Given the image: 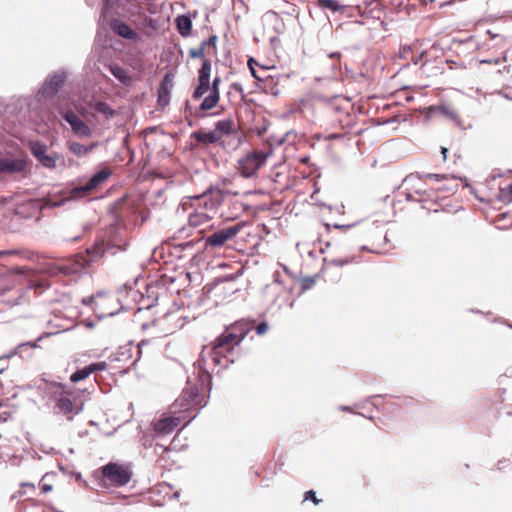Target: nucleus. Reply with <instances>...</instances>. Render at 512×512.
<instances>
[{"label": "nucleus", "instance_id": "1", "mask_svg": "<svg viewBox=\"0 0 512 512\" xmlns=\"http://www.w3.org/2000/svg\"><path fill=\"white\" fill-rule=\"evenodd\" d=\"M206 352H201L200 358L194 363L192 374L188 376L186 387L179 398L173 403L175 416L163 415L153 423L157 434L172 433L182 422L187 425L196 417L200 408L207 404L211 390L212 376L206 369Z\"/></svg>", "mask_w": 512, "mask_h": 512}, {"label": "nucleus", "instance_id": "2", "mask_svg": "<svg viewBox=\"0 0 512 512\" xmlns=\"http://www.w3.org/2000/svg\"><path fill=\"white\" fill-rule=\"evenodd\" d=\"M351 110L352 105L344 98H335L327 104L326 115L329 124L333 128H340L341 132L328 133L325 137L326 139H339L348 134V129L352 128L355 124V118Z\"/></svg>", "mask_w": 512, "mask_h": 512}, {"label": "nucleus", "instance_id": "3", "mask_svg": "<svg viewBox=\"0 0 512 512\" xmlns=\"http://www.w3.org/2000/svg\"><path fill=\"white\" fill-rule=\"evenodd\" d=\"M104 253L103 242L96 243L91 249L87 250V254H76L71 258L63 260L56 264H49L46 272L49 276H72L82 272L90 263L92 257L102 256Z\"/></svg>", "mask_w": 512, "mask_h": 512}, {"label": "nucleus", "instance_id": "4", "mask_svg": "<svg viewBox=\"0 0 512 512\" xmlns=\"http://www.w3.org/2000/svg\"><path fill=\"white\" fill-rule=\"evenodd\" d=\"M221 192H208L196 199L199 201L197 208L188 217L190 227L198 228L203 231L206 227H210V222L216 214V210L221 203Z\"/></svg>", "mask_w": 512, "mask_h": 512}, {"label": "nucleus", "instance_id": "5", "mask_svg": "<svg viewBox=\"0 0 512 512\" xmlns=\"http://www.w3.org/2000/svg\"><path fill=\"white\" fill-rule=\"evenodd\" d=\"M90 303V306H86V308L94 309L95 318L98 320L112 317L122 309V305L115 295L104 292L90 296Z\"/></svg>", "mask_w": 512, "mask_h": 512}, {"label": "nucleus", "instance_id": "6", "mask_svg": "<svg viewBox=\"0 0 512 512\" xmlns=\"http://www.w3.org/2000/svg\"><path fill=\"white\" fill-rule=\"evenodd\" d=\"M270 153L263 150H251L237 160L236 169L244 178H250L257 174L266 163Z\"/></svg>", "mask_w": 512, "mask_h": 512}, {"label": "nucleus", "instance_id": "7", "mask_svg": "<svg viewBox=\"0 0 512 512\" xmlns=\"http://www.w3.org/2000/svg\"><path fill=\"white\" fill-rule=\"evenodd\" d=\"M105 485L121 487L128 484L132 478V471L128 465L110 462L101 468Z\"/></svg>", "mask_w": 512, "mask_h": 512}, {"label": "nucleus", "instance_id": "8", "mask_svg": "<svg viewBox=\"0 0 512 512\" xmlns=\"http://www.w3.org/2000/svg\"><path fill=\"white\" fill-rule=\"evenodd\" d=\"M250 322H234L226 331L216 339L215 345L229 352L235 345H237L248 333Z\"/></svg>", "mask_w": 512, "mask_h": 512}, {"label": "nucleus", "instance_id": "9", "mask_svg": "<svg viewBox=\"0 0 512 512\" xmlns=\"http://www.w3.org/2000/svg\"><path fill=\"white\" fill-rule=\"evenodd\" d=\"M428 53L426 51L418 53L415 51V47L410 45L401 46L399 51L393 57V60L396 62L397 60H402L404 63L403 66L409 65L411 62L414 64L421 63L420 70L421 73L426 75L427 77L431 76L433 73L429 70L428 66Z\"/></svg>", "mask_w": 512, "mask_h": 512}, {"label": "nucleus", "instance_id": "10", "mask_svg": "<svg viewBox=\"0 0 512 512\" xmlns=\"http://www.w3.org/2000/svg\"><path fill=\"white\" fill-rule=\"evenodd\" d=\"M211 71H212L211 60L203 61L202 66L198 71V85L192 94V98L194 100L201 99L210 89Z\"/></svg>", "mask_w": 512, "mask_h": 512}, {"label": "nucleus", "instance_id": "11", "mask_svg": "<svg viewBox=\"0 0 512 512\" xmlns=\"http://www.w3.org/2000/svg\"><path fill=\"white\" fill-rule=\"evenodd\" d=\"M240 227L238 225L231 226L208 236L205 240L206 247L221 248L227 241L232 240L239 233Z\"/></svg>", "mask_w": 512, "mask_h": 512}, {"label": "nucleus", "instance_id": "12", "mask_svg": "<svg viewBox=\"0 0 512 512\" xmlns=\"http://www.w3.org/2000/svg\"><path fill=\"white\" fill-rule=\"evenodd\" d=\"M217 42L218 37L216 35H211L208 39L202 41L198 48L190 49L188 55L192 59H202V62L209 60L207 58L208 56L217 55Z\"/></svg>", "mask_w": 512, "mask_h": 512}, {"label": "nucleus", "instance_id": "13", "mask_svg": "<svg viewBox=\"0 0 512 512\" xmlns=\"http://www.w3.org/2000/svg\"><path fill=\"white\" fill-rule=\"evenodd\" d=\"M57 387L60 392H55L56 395V407L65 415H74L79 413V409L71 399L73 392L65 389L64 385L58 384Z\"/></svg>", "mask_w": 512, "mask_h": 512}, {"label": "nucleus", "instance_id": "14", "mask_svg": "<svg viewBox=\"0 0 512 512\" xmlns=\"http://www.w3.org/2000/svg\"><path fill=\"white\" fill-rule=\"evenodd\" d=\"M366 240L371 244L370 248L363 246V250H369L370 252H376L386 243V234L378 226H371L367 228V224L361 225Z\"/></svg>", "mask_w": 512, "mask_h": 512}, {"label": "nucleus", "instance_id": "15", "mask_svg": "<svg viewBox=\"0 0 512 512\" xmlns=\"http://www.w3.org/2000/svg\"><path fill=\"white\" fill-rule=\"evenodd\" d=\"M220 83L221 78L219 76H216L212 83H210V89L208 90L209 94L202 100L199 105L200 112L210 111L218 105L220 101Z\"/></svg>", "mask_w": 512, "mask_h": 512}, {"label": "nucleus", "instance_id": "16", "mask_svg": "<svg viewBox=\"0 0 512 512\" xmlns=\"http://www.w3.org/2000/svg\"><path fill=\"white\" fill-rule=\"evenodd\" d=\"M90 297L83 298L81 301L80 307H70L67 308V312L63 315V317L67 320H90L92 317H95V310L86 308V306H90Z\"/></svg>", "mask_w": 512, "mask_h": 512}, {"label": "nucleus", "instance_id": "17", "mask_svg": "<svg viewBox=\"0 0 512 512\" xmlns=\"http://www.w3.org/2000/svg\"><path fill=\"white\" fill-rule=\"evenodd\" d=\"M111 175L112 170L110 168H103L100 171L96 172L85 185L75 188L74 193L85 194L87 192H90L98 188L105 181H107Z\"/></svg>", "mask_w": 512, "mask_h": 512}, {"label": "nucleus", "instance_id": "18", "mask_svg": "<svg viewBox=\"0 0 512 512\" xmlns=\"http://www.w3.org/2000/svg\"><path fill=\"white\" fill-rule=\"evenodd\" d=\"M445 199L446 196H437L436 188H430L423 191V195L418 199V201L422 204L423 209H426L429 212H438L442 207L441 202Z\"/></svg>", "mask_w": 512, "mask_h": 512}, {"label": "nucleus", "instance_id": "19", "mask_svg": "<svg viewBox=\"0 0 512 512\" xmlns=\"http://www.w3.org/2000/svg\"><path fill=\"white\" fill-rule=\"evenodd\" d=\"M46 146L35 142L31 144L32 154L36 157V159L45 167L53 169L56 167V162L58 159L57 155H48L46 153Z\"/></svg>", "mask_w": 512, "mask_h": 512}, {"label": "nucleus", "instance_id": "20", "mask_svg": "<svg viewBox=\"0 0 512 512\" xmlns=\"http://www.w3.org/2000/svg\"><path fill=\"white\" fill-rule=\"evenodd\" d=\"M107 367L108 364L105 361L92 363L88 366L77 369L73 374H71L70 381L72 383H78L87 379L91 374L95 372L106 370Z\"/></svg>", "mask_w": 512, "mask_h": 512}, {"label": "nucleus", "instance_id": "21", "mask_svg": "<svg viewBox=\"0 0 512 512\" xmlns=\"http://www.w3.org/2000/svg\"><path fill=\"white\" fill-rule=\"evenodd\" d=\"M62 117L68 122L77 135L89 136L91 134L90 128L81 120L73 111L61 112Z\"/></svg>", "mask_w": 512, "mask_h": 512}, {"label": "nucleus", "instance_id": "22", "mask_svg": "<svg viewBox=\"0 0 512 512\" xmlns=\"http://www.w3.org/2000/svg\"><path fill=\"white\" fill-rule=\"evenodd\" d=\"M326 268L329 267H343L350 264H357L360 262V257L355 254L338 255L331 253L329 256L324 258Z\"/></svg>", "mask_w": 512, "mask_h": 512}, {"label": "nucleus", "instance_id": "23", "mask_svg": "<svg viewBox=\"0 0 512 512\" xmlns=\"http://www.w3.org/2000/svg\"><path fill=\"white\" fill-rule=\"evenodd\" d=\"M425 180H435L436 182L446 181L443 186L436 187L437 191L454 193L458 189V178L444 174H426Z\"/></svg>", "mask_w": 512, "mask_h": 512}, {"label": "nucleus", "instance_id": "24", "mask_svg": "<svg viewBox=\"0 0 512 512\" xmlns=\"http://www.w3.org/2000/svg\"><path fill=\"white\" fill-rule=\"evenodd\" d=\"M172 89V79L169 75H165L158 87V105L165 108L170 103V94Z\"/></svg>", "mask_w": 512, "mask_h": 512}, {"label": "nucleus", "instance_id": "25", "mask_svg": "<svg viewBox=\"0 0 512 512\" xmlns=\"http://www.w3.org/2000/svg\"><path fill=\"white\" fill-rule=\"evenodd\" d=\"M26 162L22 159L0 158V173L13 174L25 169Z\"/></svg>", "mask_w": 512, "mask_h": 512}, {"label": "nucleus", "instance_id": "26", "mask_svg": "<svg viewBox=\"0 0 512 512\" xmlns=\"http://www.w3.org/2000/svg\"><path fill=\"white\" fill-rule=\"evenodd\" d=\"M110 28L115 34L122 38L132 40L137 37V33L119 19H112L110 21Z\"/></svg>", "mask_w": 512, "mask_h": 512}, {"label": "nucleus", "instance_id": "27", "mask_svg": "<svg viewBox=\"0 0 512 512\" xmlns=\"http://www.w3.org/2000/svg\"><path fill=\"white\" fill-rule=\"evenodd\" d=\"M214 131L221 140L223 136L236 134L237 128L234 120L229 117L216 122Z\"/></svg>", "mask_w": 512, "mask_h": 512}, {"label": "nucleus", "instance_id": "28", "mask_svg": "<svg viewBox=\"0 0 512 512\" xmlns=\"http://www.w3.org/2000/svg\"><path fill=\"white\" fill-rule=\"evenodd\" d=\"M191 138L194 139L197 143L205 146L216 144L221 141L214 130L206 131L204 129H199L191 134Z\"/></svg>", "mask_w": 512, "mask_h": 512}, {"label": "nucleus", "instance_id": "29", "mask_svg": "<svg viewBox=\"0 0 512 512\" xmlns=\"http://www.w3.org/2000/svg\"><path fill=\"white\" fill-rule=\"evenodd\" d=\"M176 25L178 32L183 36L187 37L191 34L192 21L190 17L186 15H180L176 18Z\"/></svg>", "mask_w": 512, "mask_h": 512}, {"label": "nucleus", "instance_id": "30", "mask_svg": "<svg viewBox=\"0 0 512 512\" xmlns=\"http://www.w3.org/2000/svg\"><path fill=\"white\" fill-rule=\"evenodd\" d=\"M109 69H110V72L112 73V75L116 79H118L122 84L130 85L132 83L131 76L128 74V72L124 68H122L118 65H111L109 67Z\"/></svg>", "mask_w": 512, "mask_h": 512}, {"label": "nucleus", "instance_id": "31", "mask_svg": "<svg viewBox=\"0 0 512 512\" xmlns=\"http://www.w3.org/2000/svg\"><path fill=\"white\" fill-rule=\"evenodd\" d=\"M55 478H56V474L53 473V472L46 473L41 478L40 489H41L42 493L46 494V493H49V492L53 491Z\"/></svg>", "mask_w": 512, "mask_h": 512}, {"label": "nucleus", "instance_id": "32", "mask_svg": "<svg viewBox=\"0 0 512 512\" xmlns=\"http://www.w3.org/2000/svg\"><path fill=\"white\" fill-rule=\"evenodd\" d=\"M227 352L224 349L214 345L208 352L207 355L211 358L213 364L215 366L220 365L222 363V359L225 357Z\"/></svg>", "mask_w": 512, "mask_h": 512}, {"label": "nucleus", "instance_id": "33", "mask_svg": "<svg viewBox=\"0 0 512 512\" xmlns=\"http://www.w3.org/2000/svg\"><path fill=\"white\" fill-rule=\"evenodd\" d=\"M173 452V449L170 447H165L161 444H156L155 446V453L158 455L159 460L164 462L165 465L169 464V460H171L170 454Z\"/></svg>", "mask_w": 512, "mask_h": 512}, {"label": "nucleus", "instance_id": "34", "mask_svg": "<svg viewBox=\"0 0 512 512\" xmlns=\"http://www.w3.org/2000/svg\"><path fill=\"white\" fill-rule=\"evenodd\" d=\"M94 147V145L87 147L83 144H80L78 142H71L69 144V149L72 153H74L76 156H85L87 155L91 149Z\"/></svg>", "mask_w": 512, "mask_h": 512}, {"label": "nucleus", "instance_id": "35", "mask_svg": "<svg viewBox=\"0 0 512 512\" xmlns=\"http://www.w3.org/2000/svg\"><path fill=\"white\" fill-rule=\"evenodd\" d=\"M43 338V336H40L37 341H34V342H26V343H22V344H19L15 351L13 353H11L8 357L14 355V354H21L23 352V350L25 348H37L39 347V345L37 344L38 341H40L41 339Z\"/></svg>", "mask_w": 512, "mask_h": 512}, {"label": "nucleus", "instance_id": "36", "mask_svg": "<svg viewBox=\"0 0 512 512\" xmlns=\"http://www.w3.org/2000/svg\"><path fill=\"white\" fill-rule=\"evenodd\" d=\"M64 81L65 77L63 75H54L49 81V86L56 92L64 84Z\"/></svg>", "mask_w": 512, "mask_h": 512}, {"label": "nucleus", "instance_id": "37", "mask_svg": "<svg viewBox=\"0 0 512 512\" xmlns=\"http://www.w3.org/2000/svg\"><path fill=\"white\" fill-rule=\"evenodd\" d=\"M95 110L96 112L105 114L107 116H112L114 114V111L105 102H97L95 104Z\"/></svg>", "mask_w": 512, "mask_h": 512}, {"label": "nucleus", "instance_id": "38", "mask_svg": "<svg viewBox=\"0 0 512 512\" xmlns=\"http://www.w3.org/2000/svg\"><path fill=\"white\" fill-rule=\"evenodd\" d=\"M318 2L321 7L332 11H337L340 8V5L336 0H318Z\"/></svg>", "mask_w": 512, "mask_h": 512}, {"label": "nucleus", "instance_id": "39", "mask_svg": "<svg viewBox=\"0 0 512 512\" xmlns=\"http://www.w3.org/2000/svg\"><path fill=\"white\" fill-rule=\"evenodd\" d=\"M423 180L426 181L425 176L423 178H418L416 182L412 184V190L420 197L423 195V191L425 190L423 188Z\"/></svg>", "mask_w": 512, "mask_h": 512}, {"label": "nucleus", "instance_id": "40", "mask_svg": "<svg viewBox=\"0 0 512 512\" xmlns=\"http://www.w3.org/2000/svg\"><path fill=\"white\" fill-rule=\"evenodd\" d=\"M311 500L315 505L321 503V499H318L314 490H309L304 494V501Z\"/></svg>", "mask_w": 512, "mask_h": 512}, {"label": "nucleus", "instance_id": "41", "mask_svg": "<svg viewBox=\"0 0 512 512\" xmlns=\"http://www.w3.org/2000/svg\"><path fill=\"white\" fill-rule=\"evenodd\" d=\"M230 89L234 90L237 93H239L241 95L242 99L245 98L244 88H243V86L240 83H238V82L232 83L230 85Z\"/></svg>", "mask_w": 512, "mask_h": 512}, {"label": "nucleus", "instance_id": "42", "mask_svg": "<svg viewBox=\"0 0 512 512\" xmlns=\"http://www.w3.org/2000/svg\"><path fill=\"white\" fill-rule=\"evenodd\" d=\"M315 284L314 278L307 277L302 280L301 286L302 290H308Z\"/></svg>", "mask_w": 512, "mask_h": 512}, {"label": "nucleus", "instance_id": "43", "mask_svg": "<svg viewBox=\"0 0 512 512\" xmlns=\"http://www.w3.org/2000/svg\"><path fill=\"white\" fill-rule=\"evenodd\" d=\"M438 109L442 114H444L450 118H455L457 116V113L454 110H451L446 106H439Z\"/></svg>", "mask_w": 512, "mask_h": 512}, {"label": "nucleus", "instance_id": "44", "mask_svg": "<svg viewBox=\"0 0 512 512\" xmlns=\"http://www.w3.org/2000/svg\"><path fill=\"white\" fill-rule=\"evenodd\" d=\"M247 64L251 71L252 76L257 80H261V78L257 75L256 70L254 68V64H257V62L253 58H250Z\"/></svg>", "mask_w": 512, "mask_h": 512}, {"label": "nucleus", "instance_id": "45", "mask_svg": "<svg viewBox=\"0 0 512 512\" xmlns=\"http://www.w3.org/2000/svg\"><path fill=\"white\" fill-rule=\"evenodd\" d=\"M268 326L266 322H259L258 326L256 327L257 334H263L266 332Z\"/></svg>", "mask_w": 512, "mask_h": 512}, {"label": "nucleus", "instance_id": "46", "mask_svg": "<svg viewBox=\"0 0 512 512\" xmlns=\"http://www.w3.org/2000/svg\"><path fill=\"white\" fill-rule=\"evenodd\" d=\"M351 227H353V225H338V224L334 225V228L341 229V230H347V229H349Z\"/></svg>", "mask_w": 512, "mask_h": 512}, {"label": "nucleus", "instance_id": "47", "mask_svg": "<svg viewBox=\"0 0 512 512\" xmlns=\"http://www.w3.org/2000/svg\"><path fill=\"white\" fill-rule=\"evenodd\" d=\"M25 487H27V488H31V489H35V485H34L33 483H28V482H24V483H22V484H21V488L23 489V488H25Z\"/></svg>", "mask_w": 512, "mask_h": 512}, {"label": "nucleus", "instance_id": "48", "mask_svg": "<svg viewBox=\"0 0 512 512\" xmlns=\"http://www.w3.org/2000/svg\"><path fill=\"white\" fill-rule=\"evenodd\" d=\"M16 254V251H0V257L4 256V255H14Z\"/></svg>", "mask_w": 512, "mask_h": 512}, {"label": "nucleus", "instance_id": "49", "mask_svg": "<svg viewBox=\"0 0 512 512\" xmlns=\"http://www.w3.org/2000/svg\"><path fill=\"white\" fill-rule=\"evenodd\" d=\"M300 108L302 110L306 109L307 108V99H302L300 100Z\"/></svg>", "mask_w": 512, "mask_h": 512}, {"label": "nucleus", "instance_id": "50", "mask_svg": "<svg viewBox=\"0 0 512 512\" xmlns=\"http://www.w3.org/2000/svg\"><path fill=\"white\" fill-rule=\"evenodd\" d=\"M441 153H442L443 159L445 161L447 158L448 149L446 147H441Z\"/></svg>", "mask_w": 512, "mask_h": 512}, {"label": "nucleus", "instance_id": "51", "mask_svg": "<svg viewBox=\"0 0 512 512\" xmlns=\"http://www.w3.org/2000/svg\"><path fill=\"white\" fill-rule=\"evenodd\" d=\"M217 290H219V286H217V285H216V286H214L213 288L209 289V290H208V293H210V292H216Z\"/></svg>", "mask_w": 512, "mask_h": 512}, {"label": "nucleus", "instance_id": "52", "mask_svg": "<svg viewBox=\"0 0 512 512\" xmlns=\"http://www.w3.org/2000/svg\"><path fill=\"white\" fill-rule=\"evenodd\" d=\"M507 191L512 196V183L507 186Z\"/></svg>", "mask_w": 512, "mask_h": 512}, {"label": "nucleus", "instance_id": "53", "mask_svg": "<svg viewBox=\"0 0 512 512\" xmlns=\"http://www.w3.org/2000/svg\"><path fill=\"white\" fill-rule=\"evenodd\" d=\"M87 323V327L88 328H92L93 327V322H86Z\"/></svg>", "mask_w": 512, "mask_h": 512}, {"label": "nucleus", "instance_id": "54", "mask_svg": "<svg viewBox=\"0 0 512 512\" xmlns=\"http://www.w3.org/2000/svg\"><path fill=\"white\" fill-rule=\"evenodd\" d=\"M325 227H326L327 231L329 232L330 228H331V225L330 224H325Z\"/></svg>", "mask_w": 512, "mask_h": 512}, {"label": "nucleus", "instance_id": "55", "mask_svg": "<svg viewBox=\"0 0 512 512\" xmlns=\"http://www.w3.org/2000/svg\"><path fill=\"white\" fill-rule=\"evenodd\" d=\"M413 180H414L413 176H410V177L408 178V181H410V182H411V181H413Z\"/></svg>", "mask_w": 512, "mask_h": 512}, {"label": "nucleus", "instance_id": "56", "mask_svg": "<svg viewBox=\"0 0 512 512\" xmlns=\"http://www.w3.org/2000/svg\"><path fill=\"white\" fill-rule=\"evenodd\" d=\"M18 494H19V496H22L24 494V492L23 491H19Z\"/></svg>", "mask_w": 512, "mask_h": 512}, {"label": "nucleus", "instance_id": "57", "mask_svg": "<svg viewBox=\"0 0 512 512\" xmlns=\"http://www.w3.org/2000/svg\"><path fill=\"white\" fill-rule=\"evenodd\" d=\"M330 246H331L330 242H327V243H326V247L328 248V247H330Z\"/></svg>", "mask_w": 512, "mask_h": 512}]
</instances>
